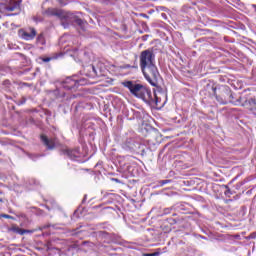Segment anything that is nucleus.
<instances>
[{"label":"nucleus","mask_w":256,"mask_h":256,"mask_svg":"<svg viewBox=\"0 0 256 256\" xmlns=\"http://www.w3.org/2000/svg\"><path fill=\"white\" fill-rule=\"evenodd\" d=\"M239 97H241V96H235V94H233V101H237V99H239Z\"/></svg>","instance_id":"obj_23"},{"label":"nucleus","mask_w":256,"mask_h":256,"mask_svg":"<svg viewBox=\"0 0 256 256\" xmlns=\"http://www.w3.org/2000/svg\"><path fill=\"white\" fill-rule=\"evenodd\" d=\"M27 102V99L26 98H22L21 102H20V105H24V103Z\"/></svg>","instance_id":"obj_22"},{"label":"nucleus","mask_w":256,"mask_h":256,"mask_svg":"<svg viewBox=\"0 0 256 256\" xmlns=\"http://www.w3.org/2000/svg\"><path fill=\"white\" fill-rule=\"evenodd\" d=\"M61 154L62 155H67V157H69V159H77L78 155H79V149H62L61 150Z\"/></svg>","instance_id":"obj_9"},{"label":"nucleus","mask_w":256,"mask_h":256,"mask_svg":"<svg viewBox=\"0 0 256 256\" xmlns=\"http://www.w3.org/2000/svg\"><path fill=\"white\" fill-rule=\"evenodd\" d=\"M33 21L34 23H41L43 21V16H41V14H36L33 16Z\"/></svg>","instance_id":"obj_12"},{"label":"nucleus","mask_w":256,"mask_h":256,"mask_svg":"<svg viewBox=\"0 0 256 256\" xmlns=\"http://www.w3.org/2000/svg\"><path fill=\"white\" fill-rule=\"evenodd\" d=\"M122 85L130 91L131 95L137 97V99H142L144 103L152 105L153 107H159V105H161L162 99L167 98V93H165L163 88L159 86H155L156 89L151 92V89L147 88L145 85L131 80L122 82Z\"/></svg>","instance_id":"obj_1"},{"label":"nucleus","mask_w":256,"mask_h":256,"mask_svg":"<svg viewBox=\"0 0 256 256\" xmlns=\"http://www.w3.org/2000/svg\"><path fill=\"white\" fill-rule=\"evenodd\" d=\"M216 100L221 105H227V103H232V105H241V97L237 100H233V92L229 86H221L218 88V91H214Z\"/></svg>","instance_id":"obj_3"},{"label":"nucleus","mask_w":256,"mask_h":256,"mask_svg":"<svg viewBox=\"0 0 256 256\" xmlns=\"http://www.w3.org/2000/svg\"><path fill=\"white\" fill-rule=\"evenodd\" d=\"M92 69H93L94 73H96L95 66H92Z\"/></svg>","instance_id":"obj_25"},{"label":"nucleus","mask_w":256,"mask_h":256,"mask_svg":"<svg viewBox=\"0 0 256 256\" xmlns=\"http://www.w3.org/2000/svg\"><path fill=\"white\" fill-rule=\"evenodd\" d=\"M85 201H87V195L84 196L82 203H85Z\"/></svg>","instance_id":"obj_24"},{"label":"nucleus","mask_w":256,"mask_h":256,"mask_svg":"<svg viewBox=\"0 0 256 256\" xmlns=\"http://www.w3.org/2000/svg\"><path fill=\"white\" fill-rule=\"evenodd\" d=\"M161 255V252H154V253H145L143 256H159Z\"/></svg>","instance_id":"obj_16"},{"label":"nucleus","mask_w":256,"mask_h":256,"mask_svg":"<svg viewBox=\"0 0 256 256\" xmlns=\"http://www.w3.org/2000/svg\"><path fill=\"white\" fill-rule=\"evenodd\" d=\"M1 217H3L4 219H11V215L9 214H2Z\"/></svg>","instance_id":"obj_21"},{"label":"nucleus","mask_w":256,"mask_h":256,"mask_svg":"<svg viewBox=\"0 0 256 256\" xmlns=\"http://www.w3.org/2000/svg\"><path fill=\"white\" fill-rule=\"evenodd\" d=\"M12 231L14 233H18V235H25V233H29V230L21 229L19 227H14Z\"/></svg>","instance_id":"obj_11"},{"label":"nucleus","mask_w":256,"mask_h":256,"mask_svg":"<svg viewBox=\"0 0 256 256\" xmlns=\"http://www.w3.org/2000/svg\"><path fill=\"white\" fill-rule=\"evenodd\" d=\"M139 65L146 81H148L152 87H157L160 74L155 62V53L153 50L146 49L140 53Z\"/></svg>","instance_id":"obj_2"},{"label":"nucleus","mask_w":256,"mask_h":256,"mask_svg":"<svg viewBox=\"0 0 256 256\" xmlns=\"http://www.w3.org/2000/svg\"><path fill=\"white\" fill-rule=\"evenodd\" d=\"M169 213H171V208H165L163 210V215H169Z\"/></svg>","instance_id":"obj_18"},{"label":"nucleus","mask_w":256,"mask_h":256,"mask_svg":"<svg viewBox=\"0 0 256 256\" xmlns=\"http://www.w3.org/2000/svg\"><path fill=\"white\" fill-rule=\"evenodd\" d=\"M78 85H81V82H79L77 80H73L71 78H67L63 82L62 87L64 89H67L68 91H71V89H75Z\"/></svg>","instance_id":"obj_8"},{"label":"nucleus","mask_w":256,"mask_h":256,"mask_svg":"<svg viewBox=\"0 0 256 256\" xmlns=\"http://www.w3.org/2000/svg\"><path fill=\"white\" fill-rule=\"evenodd\" d=\"M37 42L41 43V45H43V43L45 42V38L43 37V34L38 35Z\"/></svg>","instance_id":"obj_15"},{"label":"nucleus","mask_w":256,"mask_h":256,"mask_svg":"<svg viewBox=\"0 0 256 256\" xmlns=\"http://www.w3.org/2000/svg\"><path fill=\"white\" fill-rule=\"evenodd\" d=\"M41 141L49 150H53L57 147V140L55 138L49 139L47 136L41 135Z\"/></svg>","instance_id":"obj_7"},{"label":"nucleus","mask_w":256,"mask_h":256,"mask_svg":"<svg viewBox=\"0 0 256 256\" xmlns=\"http://www.w3.org/2000/svg\"><path fill=\"white\" fill-rule=\"evenodd\" d=\"M167 183H171V180H162V181H160L161 185H167Z\"/></svg>","instance_id":"obj_20"},{"label":"nucleus","mask_w":256,"mask_h":256,"mask_svg":"<svg viewBox=\"0 0 256 256\" xmlns=\"http://www.w3.org/2000/svg\"><path fill=\"white\" fill-rule=\"evenodd\" d=\"M15 9H17V4L14 6H6V11H15Z\"/></svg>","instance_id":"obj_17"},{"label":"nucleus","mask_w":256,"mask_h":256,"mask_svg":"<svg viewBox=\"0 0 256 256\" xmlns=\"http://www.w3.org/2000/svg\"><path fill=\"white\" fill-rule=\"evenodd\" d=\"M43 14L48 15V17H61L63 15V12H61V10L49 8L48 10L43 12Z\"/></svg>","instance_id":"obj_10"},{"label":"nucleus","mask_w":256,"mask_h":256,"mask_svg":"<svg viewBox=\"0 0 256 256\" xmlns=\"http://www.w3.org/2000/svg\"><path fill=\"white\" fill-rule=\"evenodd\" d=\"M225 192L224 194L226 195V197H231V195H233V193H231V189L229 188V186H225Z\"/></svg>","instance_id":"obj_14"},{"label":"nucleus","mask_w":256,"mask_h":256,"mask_svg":"<svg viewBox=\"0 0 256 256\" xmlns=\"http://www.w3.org/2000/svg\"><path fill=\"white\" fill-rule=\"evenodd\" d=\"M241 107H245L246 109H249V111H253L256 107V99L250 98L248 100L243 99V97H240V104Z\"/></svg>","instance_id":"obj_6"},{"label":"nucleus","mask_w":256,"mask_h":256,"mask_svg":"<svg viewBox=\"0 0 256 256\" xmlns=\"http://www.w3.org/2000/svg\"><path fill=\"white\" fill-rule=\"evenodd\" d=\"M40 59H42V61H43L44 63H49V61H51V59H53V58H51V57H45V58H40Z\"/></svg>","instance_id":"obj_19"},{"label":"nucleus","mask_w":256,"mask_h":256,"mask_svg":"<svg viewBox=\"0 0 256 256\" xmlns=\"http://www.w3.org/2000/svg\"><path fill=\"white\" fill-rule=\"evenodd\" d=\"M75 23H76V25H79V27H85V25H86V23L82 19H79V18H77L75 20Z\"/></svg>","instance_id":"obj_13"},{"label":"nucleus","mask_w":256,"mask_h":256,"mask_svg":"<svg viewBox=\"0 0 256 256\" xmlns=\"http://www.w3.org/2000/svg\"><path fill=\"white\" fill-rule=\"evenodd\" d=\"M19 35L25 41H33L37 37V30L35 28H28L26 30H20Z\"/></svg>","instance_id":"obj_4"},{"label":"nucleus","mask_w":256,"mask_h":256,"mask_svg":"<svg viewBox=\"0 0 256 256\" xmlns=\"http://www.w3.org/2000/svg\"><path fill=\"white\" fill-rule=\"evenodd\" d=\"M143 17H149V16H147L146 14H143Z\"/></svg>","instance_id":"obj_26"},{"label":"nucleus","mask_w":256,"mask_h":256,"mask_svg":"<svg viewBox=\"0 0 256 256\" xmlns=\"http://www.w3.org/2000/svg\"><path fill=\"white\" fill-rule=\"evenodd\" d=\"M125 151H135L139 149V142L135 141L133 138H128L122 145Z\"/></svg>","instance_id":"obj_5"}]
</instances>
